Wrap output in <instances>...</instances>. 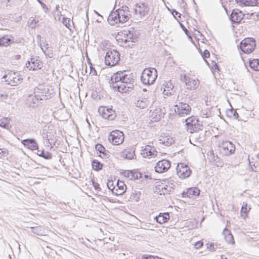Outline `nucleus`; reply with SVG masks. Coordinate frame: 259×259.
Instances as JSON below:
<instances>
[{
    "mask_svg": "<svg viewBox=\"0 0 259 259\" xmlns=\"http://www.w3.org/2000/svg\"><path fill=\"white\" fill-rule=\"evenodd\" d=\"M124 72H117L111 78V86L119 92L126 93L134 87V80Z\"/></svg>",
    "mask_w": 259,
    "mask_h": 259,
    "instance_id": "obj_1",
    "label": "nucleus"
},
{
    "mask_svg": "<svg viewBox=\"0 0 259 259\" xmlns=\"http://www.w3.org/2000/svg\"><path fill=\"white\" fill-rule=\"evenodd\" d=\"M128 8L126 6L122 7L115 11L110 13L108 18V22L111 25L119 23H124L129 19Z\"/></svg>",
    "mask_w": 259,
    "mask_h": 259,
    "instance_id": "obj_2",
    "label": "nucleus"
},
{
    "mask_svg": "<svg viewBox=\"0 0 259 259\" xmlns=\"http://www.w3.org/2000/svg\"><path fill=\"white\" fill-rule=\"evenodd\" d=\"M157 77V72L154 68H145L141 74V80L144 84L154 83Z\"/></svg>",
    "mask_w": 259,
    "mask_h": 259,
    "instance_id": "obj_3",
    "label": "nucleus"
},
{
    "mask_svg": "<svg viewBox=\"0 0 259 259\" xmlns=\"http://www.w3.org/2000/svg\"><path fill=\"white\" fill-rule=\"evenodd\" d=\"M36 100H46L52 97V90H50L47 86L39 85L34 90Z\"/></svg>",
    "mask_w": 259,
    "mask_h": 259,
    "instance_id": "obj_4",
    "label": "nucleus"
},
{
    "mask_svg": "<svg viewBox=\"0 0 259 259\" xmlns=\"http://www.w3.org/2000/svg\"><path fill=\"white\" fill-rule=\"evenodd\" d=\"M119 59V52L114 49H110L106 53L105 63L106 65L113 66L118 63Z\"/></svg>",
    "mask_w": 259,
    "mask_h": 259,
    "instance_id": "obj_5",
    "label": "nucleus"
},
{
    "mask_svg": "<svg viewBox=\"0 0 259 259\" xmlns=\"http://www.w3.org/2000/svg\"><path fill=\"white\" fill-rule=\"evenodd\" d=\"M256 46L255 40L253 38H245L240 43V49L243 53L249 54L253 51Z\"/></svg>",
    "mask_w": 259,
    "mask_h": 259,
    "instance_id": "obj_6",
    "label": "nucleus"
},
{
    "mask_svg": "<svg viewBox=\"0 0 259 259\" xmlns=\"http://www.w3.org/2000/svg\"><path fill=\"white\" fill-rule=\"evenodd\" d=\"M8 84L16 86L19 84L22 81L20 74L18 72H11L3 77Z\"/></svg>",
    "mask_w": 259,
    "mask_h": 259,
    "instance_id": "obj_7",
    "label": "nucleus"
},
{
    "mask_svg": "<svg viewBox=\"0 0 259 259\" xmlns=\"http://www.w3.org/2000/svg\"><path fill=\"white\" fill-rule=\"evenodd\" d=\"M221 153L226 156H229L234 153L235 146L234 144L230 141H223L220 146Z\"/></svg>",
    "mask_w": 259,
    "mask_h": 259,
    "instance_id": "obj_8",
    "label": "nucleus"
},
{
    "mask_svg": "<svg viewBox=\"0 0 259 259\" xmlns=\"http://www.w3.org/2000/svg\"><path fill=\"white\" fill-rule=\"evenodd\" d=\"M108 139L112 144L118 145L122 143L124 140V135L119 131H112L110 133Z\"/></svg>",
    "mask_w": 259,
    "mask_h": 259,
    "instance_id": "obj_9",
    "label": "nucleus"
},
{
    "mask_svg": "<svg viewBox=\"0 0 259 259\" xmlns=\"http://www.w3.org/2000/svg\"><path fill=\"white\" fill-rule=\"evenodd\" d=\"M176 169L178 176L182 179L189 177L191 174V170L188 165L184 163L178 164Z\"/></svg>",
    "mask_w": 259,
    "mask_h": 259,
    "instance_id": "obj_10",
    "label": "nucleus"
},
{
    "mask_svg": "<svg viewBox=\"0 0 259 259\" xmlns=\"http://www.w3.org/2000/svg\"><path fill=\"white\" fill-rule=\"evenodd\" d=\"M175 112L180 116L189 114L191 110L190 106L188 104L183 102H180L175 106Z\"/></svg>",
    "mask_w": 259,
    "mask_h": 259,
    "instance_id": "obj_11",
    "label": "nucleus"
},
{
    "mask_svg": "<svg viewBox=\"0 0 259 259\" xmlns=\"http://www.w3.org/2000/svg\"><path fill=\"white\" fill-rule=\"evenodd\" d=\"M98 111L103 118L109 120H114L116 117L115 111L111 108L105 107H100L99 108Z\"/></svg>",
    "mask_w": 259,
    "mask_h": 259,
    "instance_id": "obj_12",
    "label": "nucleus"
},
{
    "mask_svg": "<svg viewBox=\"0 0 259 259\" xmlns=\"http://www.w3.org/2000/svg\"><path fill=\"white\" fill-rule=\"evenodd\" d=\"M170 167V162L166 159H162L158 161L155 166V170L158 173L166 171Z\"/></svg>",
    "mask_w": 259,
    "mask_h": 259,
    "instance_id": "obj_13",
    "label": "nucleus"
},
{
    "mask_svg": "<svg viewBox=\"0 0 259 259\" xmlns=\"http://www.w3.org/2000/svg\"><path fill=\"white\" fill-rule=\"evenodd\" d=\"M42 66V63L38 59L35 58H30V60L28 61L26 63V67L31 70H37Z\"/></svg>",
    "mask_w": 259,
    "mask_h": 259,
    "instance_id": "obj_14",
    "label": "nucleus"
},
{
    "mask_svg": "<svg viewBox=\"0 0 259 259\" xmlns=\"http://www.w3.org/2000/svg\"><path fill=\"white\" fill-rule=\"evenodd\" d=\"M149 9L148 5L143 3H140L136 4L134 9L136 14H139L141 17H144L149 12Z\"/></svg>",
    "mask_w": 259,
    "mask_h": 259,
    "instance_id": "obj_15",
    "label": "nucleus"
},
{
    "mask_svg": "<svg viewBox=\"0 0 259 259\" xmlns=\"http://www.w3.org/2000/svg\"><path fill=\"white\" fill-rule=\"evenodd\" d=\"M185 122L187 129L190 130L191 133H192V130L195 132L197 128H198L197 126H199V124H196L198 119L194 116L187 118L185 119Z\"/></svg>",
    "mask_w": 259,
    "mask_h": 259,
    "instance_id": "obj_16",
    "label": "nucleus"
},
{
    "mask_svg": "<svg viewBox=\"0 0 259 259\" xmlns=\"http://www.w3.org/2000/svg\"><path fill=\"white\" fill-rule=\"evenodd\" d=\"M157 151L154 147L150 145H146L145 148L142 150L141 154L145 158L153 157L157 155Z\"/></svg>",
    "mask_w": 259,
    "mask_h": 259,
    "instance_id": "obj_17",
    "label": "nucleus"
},
{
    "mask_svg": "<svg viewBox=\"0 0 259 259\" xmlns=\"http://www.w3.org/2000/svg\"><path fill=\"white\" fill-rule=\"evenodd\" d=\"M244 14L238 9L233 10L231 15L230 20L233 23H239L243 19Z\"/></svg>",
    "mask_w": 259,
    "mask_h": 259,
    "instance_id": "obj_18",
    "label": "nucleus"
},
{
    "mask_svg": "<svg viewBox=\"0 0 259 259\" xmlns=\"http://www.w3.org/2000/svg\"><path fill=\"white\" fill-rule=\"evenodd\" d=\"M121 175L131 180H138L141 178L142 174L135 170H124L121 172Z\"/></svg>",
    "mask_w": 259,
    "mask_h": 259,
    "instance_id": "obj_19",
    "label": "nucleus"
},
{
    "mask_svg": "<svg viewBox=\"0 0 259 259\" xmlns=\"http://www.w3.org/2000/svg\"><path fill=\"white\" fill-rule=\"evenodd\" d=\"M205 139V134L203 132L200 133L195 132L190 139V142L194 145H196L198 143H201Z\"/></svg>",
    "mask_w": 259,
    "mask_h": 259,
    "instance_id": "obj_20",
    "label": "nucleus"
},
{
    "mask_svg": "<svg viewBox=\"0 0 259 259\" xmlns=\"http://www.w3.org/2000/svg\"><path fill=\"white\" fill-rule=\"evenodd\" d=\"M22 144L31 150H38V146L37 142L34 139H27L21 141Z\"/></svg>",
    "mask_w": 259,
    "mask_h": 259,
    "instance_id": "obj_21",
    "label": "nucleus"
},
{
    "mask_svg": "<svg viewBox=\"0 0 259 259\" xmlns=\"http://www.w3.org/2000/svg\"><path fill=\"white\" fill-rule=\"evenodd\" d=\"M125 38L123 39L124 42H135L138 40V36L133 31H124L123 32Z\"/></svg>",
    "mask_w": 259,
    "mask_h": 259,
    "instance_id": "obj_22",
    "label": "nucleus"
},
{
    "mask_svg": "<svg viewBox=\"0 0 259 259\" xmlns=\"http://www.w3.org/2000/svg\"><path fill=\"white\" fill-rule=\"evenodd\" d=\"M15 38L12 35H5L0 37V46L8 47L15 42Z\"/></svg>",
    "mask_w": 259,
    "mask_h": 259,
    "instance_id": "obj_23",
    "label": "nucleus"
},
{
    "mask_svg": "<svg viewBox=\"0 0 259 259\" xmlns=\"http://www.w3.org/2000/svg\"><path fill=\"white\" fill-rule=\"evenodd\" d=\"M199 193L200 190L198 188L193 187L187 189L186 192L183 193L182 195L184 197L192 198L193 196L199 195Z\"/></svg>",
    "mask_w": 259,
    "mask_h": 259,
    "instance_id": "obj_24",
    "label": "nucleus"
},
{
    "mask_svg": "<svg viewBox=\"0 0 259 259\" xmlns=\"http://www.w3.org/2000/svg\"><path fill=\"white\" fill-rule=\"evenodd\" d=\"M159 141L160 143L167 146L171 145L174 142L172 137L165 135H161L159 138Z\"/></svg>",
    "mask_w": 259,
    "mask_h": 259,
    "instance_id": "obj_25",
    "label": "nucleus"
},
{
    "mask_svg": "<svg viewBox=\"0 0 259 259\" xmlns=\"http://www.w3.org/2000/svg\"><path fill=\"white\" fill-rule=\"evenodd\" d=\"M236 2L242 6H255L259 4V0H235Z\"/></svg>",
    "mask_w": 259,
    "mask_h": 259,
    "instance_id": "obj_26",
    "label": "nucleus"
},
{
    "mask_svg": "<svg viewBox=\"0 0 259 259\" xmlns=\"http://www.w3.org/2000/svg\"><path fill=\"white\" fill-rule=\"evenodd\" d=\"M223 234L224 236L225 240L228 243L233 244L235 243L232 234H231L230 231H229L226 228L224 229Z\"/></svg>",
    "mask_w": 259,
    "mask_h": 259,
    "instance_id": "obj_27",
    "label": "nucleus"
},
{
    "mask_svg": "<svg viewBox=\"0 0 259 259\" xmlns=\"http://www.w3.org/2000/svg\"><path fill=\"white\" fill-rule=\"evenodd\" d=\"M169 219V215L168 212L164 213H159V214L155 217L156 222L160 224H162L167 222Z\"/></svg>",
    "mask_w": 259,
    "mask_h": 259,
    "instance_id": "obj_28",
    "label": "nucleus"
},
{
    "mask_svg": "<svg viewBox=\"0 0 259 259\" xmlns=\"http://www.w3.org/2000/svg\"><path fill=\"white\" fill-rule=\"evenodd\" d=\"M187 89L189 90H195L198 87L199 80L197 79L190 78V80L186 84Z\"/></svg>",
    "mask_w": 259,
    "mask_h": 259,
    "instance_id": "obj_29",
    "label": "nucleus"
},
{
    "mask_svg": "<svg viewBox=\"0 0 259 259\" xmlns=\"http://www.w3.org/2000/svg\"><path fill=\"white\" fill-rule=\"evenodd\" d=\"M174 85H172L170 82L167 83L165 86V88H164L163 94L166 96L173 95L175 92L174 89Z\"/></svg>",
    "mask_w": 259,
    "mask_h": 259,
    "instance_id": "obj_30",
    "label": "nucleus"
},
{
    "mask_svg": "<svg viewBox=\"0 0 259 259\" xmlns=\"http://www.w3.org/2000/svg\"><path fill=\"white\" fill-rule=\"evenodd\" d=\"M116 185L117 189L115 190L116 191L115 192L116 194L119 195L123 194L126 190V185L123 182L118 181Z\"/></svg>",
    "mask_w": 259,
    "mask_h": 259,
    "instance_id": "obj_31",
    "label": "nucleus"
},
{
    "mask_svg": "<svg viewBox=\"0 0 259 259\" xmlns=\"http://www.w3.org/2000/svg\"><path fill=\"white\" fill-rule=\"evenodd\" d=\"M41 49L46 56L52 58L53 56V51L52 48L48 47V44H46L44 47H41Z\"/></svg>",
    "mask_w": 259,
    "mask_h": 259,
    "instance_id": "obj_32",
    "label": "nucleus"
},
{
    "mask_svg": "<svg viewBox=\"0 0 259 259\" xmlns=\"http://www.w3.org/2000/svg\"><path fill=\"white\" fill-rule=\"evenodd\" d=\"M135 104L137 107L144 109L148 106L149 102L146 99H143L142 100H138Z\"/></svg>",
    "mask_w": 259,
    "mask_h": 259,
    "instance_id": "obj_33",
    "label": "nucleus"
},
{
    "mask_svg": "<svg viewBox=\"0 0 259 259\" xmlns=\"http://www.w3.org/2000/svg\"><path fill=\"white\" fill-rule=\"evenodd\" d=\"M249 66L254 71H259V59H254L249 61Z\"/></svg>",
    "mask_w": 259,
    "mask_h": 259,
    "instance_id": "obj_34",
    "label": "nucleus"
},
{
    "mask_svg": "<svg viewBox=\"0 0 259 259\" xmlns=\"http://www.w3.org/2000/svg\"><path fill=\"white\" fill-rule=\"evenodd\" d=\"M37 155L46 159H51L52 157V154L49 152H45L44 150H37Z\"/></svg>",
    "mask_w": 259,
    "mask_h": 259,
    "instance_id": "obj_35",
    "label": "nucleus"
},
{
    "mask_svg": "<svg viewBox=\"0 0 259 259\" xmlns=\"http://www.w3.org/2000/svg\"><path fill=\"white\" fill-rule=\"evenodd\" d=\"M250 207H248L246 203L243 202L241 209V214L244 218H246Z\"/></svg>",
    "mask_w": 259,
    "mask_h": 259,
    "instance_id": "obj_36",
    "label": "nucleus"
},
{
    "mask_svg": "<svg viewBox=\"0 0 259 259\" xmlns=\"http://www.w3.org/2000/svg\"><path fill=\"white\" fill-rule=\"evenodd\" d=\"M93 169L96 171H99L102 168L103 164L97 160H93L92 162Z\"/></svg>",
    "mask_w": 259,
    "mask_h": 259,
    "instance_id": "obj_37",
    "label": "nucleus"
},
{
    "mask_svg": "<svg viewBox=\"0 0 259 259\" xmlns=\"http://www.w3.org/2000/svg\"><path fill=\"white\" fill-rule=\"evenodd\" d=\"M0 126L6 129L9 128L11 127L10 119L6 118L1 119Z\"/></svg>",
    "mask_w": 259,
    "mask_h": 259,
    "instance_id": "obj_38",
    "label": "nucleus"
},
{
    "mask_svg": "<svg viewBox=\"0 0 259 259\" xmlns=\"http://www.w3.org/2000/svg\"><path fill=\"white\" fill-rule=\"evenodd\" d=\"M227 115L231 118L237 119L239 118V115L235 110L232 108L227 111Z\"/></svg>",
    "mask_w": 259,
    "mask_h": 259,
    "instance_id": "obj_39",
    "label": "nucleus"
},
{
    "mask_svg": "<svg viewBox=\"0 0 259 259\" xmlns=\"http://www.w3.org/2000/svg\"><path fill=\"white\" fill-rule=\"evenodd\" d=\"M161 189V192L163 194H170V192H172V189L168 184H166L164 186H159Z\"/></svg>",
    "mask_w": 259,
    "mask_h": 259,
    "instance_id": "obj_40",
    "label": "nucleus"
},
{
    "mask_svg": "<svg viewBox=\"0 0 259 259\" xmlns=\"http://www.w3.org/2000/svg\"><path fill=\"white\" fill-rule=\"evenodd\" d=\"M123 155L125 158L131 160L134 158L135 153L133 150H128L124 152Z\"/></svg>",
    "mask_w": 259,
    "mask_h": 259,
    "instance_id": "obj_41",
    "label": "nucleus"
},
{
    "mask_svg": "<svg viewBox=\"0 0 259 259\" xmlns=\"http://www.w3.org/2000/svg\"><path fill=\"white\" fill-rule=\"evenodd\" d=\"M95 149L96 150L99 152L100 153L103 154V155H106L105 153V148L101 144H97L95 146Z\"/></svg>",
    "mask_w": 259,
    "mask_h": 259,
    "instance_id": "obj_42",
    "label": "nucleus"
},
{
    "mask_svg": "<svg viewBox=\"0 0 259 259\" xmlns=\"http://www.w3.org/2000/svg\"><path fill=\"white\" fill-rule=\"evenodd\" d=\"M190 77L186 74L181 75V80L182 81L184 82L187 84V83L190 80Z\"/></svg>",
    "mask_w": 259,
    "mask_h": 259,
    "instance_id": "obj_43",
    "label": "nucleus"
},
{
    "mask_svg": "<svg viewBox=\"0 0 259 259\" xmlns=\"http://www.w3.org/2000/svg\"><path fill=\"white\" fill-rule=\"evenodd\" d=\"M203 243L201 241H198L195 243V247L196 249H199L202 247Z\"/></svg>",
    "mask_w": 259,
    "mask_h": 259,
    "instance_id": "obj_44",
    "label": "nucleus"
},
{
    "mask_svg": "<svg viewBox=\"0 0 259 259\" xmlns=\"http://www.w3.org/2000/svg\"><path fill=\"white\" fill-rule=\"evenodd\" d=\"M63 23L67 28H69L70 26V19L67 18H64Z\"/></svg>",
    "mask_w": 259,
    "mask_h": 259,
    "instance_id": "obj_45",
    "label": "nucleus"
},
{
    "mask_svg": "<svg viewBox=\"0 0 259 259\" xmlns=\"http://www.w3.org/2000/svg\"><path fill=\"white\" fill-rule=\"evenodd\" d=\"M107 185L108 189L110 190H113L115 188V187H113L112 181H108Z\"/></svg>",
    "mask_w": 259,
    "mask_h": 259,
    "instance_id": "obj_46",
    "label": "nucleus"
},
{
    "mask_svg": "<svg viewBox=\"0 0 259 259\" xmlns=\"http://www.w3.org/2000/svg\"><path fill=\"white\" fill-rule=\"evenodd\" d=\"M28 101H31V102H32L33 104H35V103H36V101H38V100H36L35 96H34V98H33V96H32V95H30V96H29V97H28Z\"/></svg>",
    "mask_w": 259,
    "mask_h": 259,
    "instance_id": "obj_47",
    "label": "nucleus"
},
{
    "mask_svg": "<svg viewBox=\"0 0 259 259\" xmlns=\"http://www.w3.org/2000/svg\"><path fill=\"white\" fill-rule=\"evenodd\" d=\"M40 5H41L42 8L43 9V10L46 12L48 9L47 7V6L42 2H40Z\"/></svg>",
    "mask_w": 259,
    "mask_h": 259,
    "instance_id": "obj_48",
    "label": "nucleus"
},
{
    "mask_svg": "<svg viewBox=\"0 0 259 259\" xmlns=\"http://www.w3.org/2000/svg\"><path fill=\"white\" fill-rule=\"evenodd\" d=\"M207 247L211 251H214L213 243L207 244Z\"/></svg>",
    "mask_w": 259,
    "mask_h": 259,
    "instance_id": "obj_49",
    "label": "nucleus"
},
{
    "mask_svg": "<svg viewBox=\"0 0 259 259\" xmlns=\"http://www.w3.org/2000/svg\"><path fill=\"white\" fill-rule=\"evenodd\" d=\"M38 229L39 228L36 227H31L32 232L35 234H38Z\"/></svg>",
    "mask_w": 259,
    "mask_h": 259,
    "instance_id": "obj_50",
    "label": "nucleus"
},
{
    "mask_svg": "<svg viewBox=\"0 0 259 259\" xmlns=\"http://www.w3.org/2000/svg\"><path fill=\"white\" fill-rule=\"evenodd\" d=\"M209 56H210L209 52L208 50H205L204 51L203 57L205 58H208L209 57Z\"/></svg>",
    "mask_w": 259,
    "mask_h": 259,
    "instance_id": "obj_51",
    "label": "nucleus"
},
{
    "mask_svg": "<svg viewBox=\"0 0 259 259\" xmlns=\"http://www.w3.org/2000/svg\"><path fill=\"white\" fill-rule=\"evenodd\" d=\"M90 69H91L90 73H93V74L94 75L96 73V71L95 69L94 68H93L92 63L90 62Z\"/></svg>",
    "mask_w": 259,
    "mask_h": 259,
    "instance_id": "obj_52",
    "label": "nucleus"
},
{
    "mask_svg": "<svg viewBox=\"0 0 259 259\" xmlns=\"http://www.w3.org/2000/svg\"><path fill=\"white\" fill-rule=\"evenodd\" d=\"M93 183L95 190H100L101 189L99 187V185L98 183H94V182H93Z\"/></svg>",
    "mask_w": 259,
    "mask_h": 259,
    "instance_id": "obj_53",
    "label": "nucleus"
},
{
    "mask_svg": "<svg viewBox=\"0 0 259 259\" xmlns=\"http://www.w3.org/2000/svg\"><path fill=\"white\" fill-rule=\"evenodd\" d=\"M171 13H172V14L174 16H175L176 15H178V16L179 17H180V16H181V14L179 12H178L176 10H175L174 9L172 10V11L171 12Z\"/></svg>",
    "mask_w": 259,
    "mask_h": 259,
    "instance_id": "obj_54",
    "label": "nucleus"
},
{
    "mask_svg": "<svg viewBox=\"0 0 259 259\" xmlns=\"http://www.w3.org/2000/svg\"><path fill=\"white\" fill-rule=\"evenodd\" d=\"M182 28H183V30L185 32V33L189 37V38H191V37L189 35V31L184 26H183Z\"/></svg>",
    "mask_w": 259,
    "mask_h": 259,
    "instance_id": "obj_55",
    "label": "nucleus"
},
{
    "mask_svg": "<svg viewBox=\"0 0 259 259\" xmlns=\"http://www.w3.org/2000/svg\"><path fill=\"white\" fill-rule=\"evenodd\" d=\"M167 184L171 187V189H172V190L174 191L175 189V185L174 183H167Z\"/></svg>",
    "mask_w": 259,
    "mask_h": 259,
    "instance_id": "obj_56",
    "label": "nucleus"
},
{
    "mask_svg": "<svg viewBox=\"0 0 259 259\" xmlns=\"http://www.w3.org/2000/svg\"><path fill=\"white\" fill-rule=\"evenodd\" d=\"M213 63H214V65H213V68L215 69H218V66L217 64V63L215 62L212 61V64Z\"/></svg>",
    "mask_w": 259,
    "mask_h": 259,
    "instance_id": "obj_57",
    "label": "nucleus"
},
{
    "mask_svg": "<svg viewBox=\"0 0 259 259\" xmlns=\"http://www.w3.org/2000/svg\"><path fill=\"white\" fill-rule=\"evenodd\" d=\"M8 97V96L7 95H2L1 96V97L2 98H7V97Z\"/></svg>",
    "mask_w": 259,
    "mask_h": 259,
    "instance_id": "obj_58",
    "label": "nucleus"
},
{
    "mask_svg": "<svg viewBox=\"0 0 259 259\" xmlns=\"http://www.w3.org/2000/svg\"><path fill=\"white\" fill-rule=\"evenodd\" d=\"M221 259H228V258L226 257H224V255H221Z\"/></svg>",
    "mask_w": 259,
    "mask_h": 259,
    "instance_id": "obj_59",
    "label": "nucleus"
},
{
    "mask_svg": "<svg viewBox=\"0 0 259 259\" xmlns=\"http://www.w3.org/2000/svg\"><path fill=\"white\" fill-rule=\"evenodd\" d=\"M159 118H160V116H159L158 117H156V120H158ZM155 120H156V119Z\"/></svg>",
    "mask_w": 259,
    "mask_h": 259,
    "instance_id": "obj_60",
    "label": "nucleus"
},
{
    "mask_svg": "<svg viewBox=\"0 0 259 259\" xmlns=\"http://www.w3.org/2000/svg\"><path fill=\"white\" fill-rule=\"evenodd\" d=\"M37 2H38L39 3H40V2H42L41 0H37Z\"/></svg>",
    "mask_w": 259,
    "mask_h": 259,
    "instance_id": "obj_61",
    "label": "nucleus"
},
{
    "mask_svg": "<svg viewBox=\"0 0 259 259\" xmlns=\"http://www.w3.org/2000/svg\"><path fill=\"white\" fill-rule=\"evenodd\" d=\"M10 2V0H8V3H9Z\"/></svg>",
    "mask_w": 259,
    "mask_h": 259,
    "instance_id": "obj_62",
    "label": "nucleus"
},
{
    "mask_svg": "<svg viewBox=\"0 0 259 259\" xmlns=\"http://www.w3.org/2000/svg\"><path fill=\"white\" fill-rule=\"evenodd\" d=\"M182 2L183 3L184 2V0H182Z\"/></svg>",
    "mask_w": 259,
    "mask_h": 259,
    "instance_id": "obj_63",
    "label": "nucleus"
}]
</instances>
